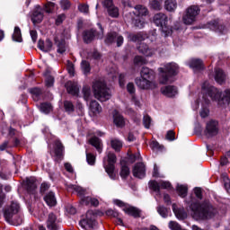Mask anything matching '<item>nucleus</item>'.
Segmentation results:
<instances>
[{
  "label": "nucleus",
  "mask_w": 230,
  "mask_h": 230,
  "mask_svg": "<svg viewBox=\"0 0 230 230\" xmlns=\"http://www.w3.org/2000/svg\"><path fill=\"white\" fill-rule=\"evenodd\" d=\"M158 82L162 85H170L173 82V76L179 73V66L175 63H169L164 67L158 68Z\"/></svg>",
  "instance_id": "obj_1"
},
{
  "label": "nucleus",
  "mask_w": 230,
  "mask_h": 230,
  "mask_svg": "<svg viewBox=\"0 0 230 230\" xmlns=\"http://www.w3.org/2000/svg\"><path fill=\"white\" fill-rule=\"evenodd\" d=\"M141 77L135 79V84L137 87H153L155 83L152 82L155 78V72L146 66H143L140 72Z\"/></svg>",
  "instance_id": "obj_2"
},
{
  "label": "nucleus",
  "mask_w": 230,
  "mask_h": 230,
  "mask_svg": "<svg viewBox=\"0 0 230 230\" xmlns=\"http://www.w3.org/2000/svg\"><path fill=\"white\" fill-rule=\"evenodd\" d=\"M190 215L196 220H204L205 218H211L215 215V208L211 206L202 207L199 203H194L190 206Z\"/></svg>",
  "instance_id": "obj_3"
},
{
  "label": "nucleus",
  "mask_w": 230,
  "mask_h": 230,
  "mask_svg": "<svg viewBox=\"0 0 230 230\" xmlns=\"http://www.w3.org/2000/svg\"><path fill=\"white\" fill-rule=\"evenodd\" d=\"M154 22L156 24V26H161V33L162 37H170L172 33H173V31L171 27H168L164 24L168 22V16L163 13H158L155 14L154 16Z\"/></svg>",
  "instance_id": "obj_4"
},
{
  "label": "nucleus",
  "mask_w": 230,
  "mask_h": 230,
  "mask_svg": "<svg viewBox=\"0 0 230 230\" xmlns=\"http://www.w3.org/2000/svg\"><path fill=\"white\" fill-rule=\"evenodd\" d=\"M99 31L95 29H89L83 32V40L85 44H91L94 39H103V28L102 24L98 23Z\"/></svg>",
  "instance_id": "obj_5"
},
{
  "label": "nucleus",
  "mask_w": 230,
  "mask_h": 230,
  "mask_svg": "<svg viewBox=\"0 0 230 230\" xmlns=\"http://www.w3.org/2000/svg\"><path fill=\"white\" fill-rule=\"evenodd\" d=\"M199 13H200V7H199V5H190L186 9L185 13L182 16L184 24H193V22L197 21Z\"/></svg>",
  "instance_id": "obj_6"
},
{
  "label": "nucleus",
  "mask_w": 230,
  "mask_h": 230,
  "mask_svg": "<svg viewBox=\"0 0 230 230\" xmlns=\"http://www.w3.org/2000/svg\"><path fill=\"white\" fill-rule=\"evenodd\" d=\"M104 168L111 179H116V173H114V163H116V155L108 153L107 157L103 160Z\"/></svg>",
  "instance_id": "obj_7"
},
{
  "label": "nucleus",
  "mask_w": 230,
  "mask_h": 230,
  "mask_svg": "<svg viewBox=\"0 0 230 230\" xmlns=\"http://www.w3.org/2000/svg\"><path fill=\"white\" fill-rule=\"evenodd\" d=\"M93 96L99 102H107L111 100L112 94L111 93V90L105 87H95L93 88Z\"/></svg>",
  "instance_id": "obj_8"
},
{
  "label": "nucleus",
  "mask_w": 230,
  "mask_h": 230,
  "mask_svg": "<svg viewBox=\"0 0 230 230\" xmlns=\"http://www.w3.org/2000/svg\"><path fill=\"white\" fill-rule=\"evenodd\" d=\"M212 100H217V102H223V103H230V89L225 91L224 93L217 92V89H214L213 93H208Z\"/></svg>",
  "instance_id": "obj_9"
},
{
  "label": "nucleus",
  "mask_w": 230,
  "mask_h": 230,
  "mask_svg": "<svg viewBox=\"0 0 230 230\" xmlns=\"http://www.w3.org/2000/svg\"><path fill=\"white\" fill-rule=\"evenodd\" d=\"M21 211V205L17 202H12L11 205L4 211V218L7 222H10L13 216L17 215Z\"/></svg>",
  "instance_id": "obj_10"
},
{
  "label": "nucleus",
  "mask_w": 230,
  "mask_h": 230,
  "mask_svg": "<svg viewBox=\"0 0 230 230\" xmlns=\"http://www.w3.org/2000/svg\"><path fill=\"white\" fill-rule=\"evenodd\" d=\"M149 188L150 190H153V191H155L157 195H159V191L161 190H170L172 188V183L164 181H162L159 183L155 181H149Z\"/></svg>",
  "instance_id": "obj_11"
},
{
  "label": "nucleus",
  "mask_w": 230,
  "mask_h": 230,
  "mask_svg": "<svg viewBox=\"0 0 230 230\" xmlns=\"http://www.w3.org/2000/svg\"><path fill=\"white\" fill-rule=\"evenodd\" d=\"M79 225L81 226V227H83V229H93V227H94V214L93 213V211H88L86 213V218L82 219L79 222Z\"/></svg>",
  "instance_id": "obj_12"
},
{
  "label": "nucleus",
  "mask_w": 230,
  "mask_h": 230,
  "mask_svg": "<svg viewBox=\"0 0 230 230\" xmlns=\"http://www.w3.org/2000/svg\"><path fill=\"white\" fill-rule=\"evenodd\" d=\"M218 134V121L217 120H209L207 123L205 135L207 137H213V136H217Z\"/></svg>",
  "instance_id": "obj_13"
},
{
  "label": "nucleus",
  "mask_w": 230,
  "mask_h": 230,
  "mask_svg": "<svg viewBox=\"0 0 230 230\" xmlns=\"http://www.w3.org/2000/svg\"><path fill=\"white\" fill-rule=\"evenodd\" d=\"M117 42L118 48L122 46L123 44V36L117 34L116 32H110L107 34L105 39L106 44H114Z\"/></svg>",
  "instance_id": "obj_14"
},
{
  "label": "nucleus",
  "mask_w": 230,
  "mask_h": 230,
  "mask_svg": "<svg viewBox=\"0 0 230 230\" xmlns=\"http://www.w3.org/2000/svg\"><path fill=\"white\" fill-rule=\"evenodd\" d=\"M208 28L209 30H212V31H216L217 33H220L221 35H224V33H227V29L222 22L218 21H212L208 23Z\"/></svg>",
  "instance_id": "obj_15"
},
{
  "label": "nucleus",
  "mask_w": 230,
  "mask_h": 230,
  "mask_svg": "<svg viewBox=\"0 0 230 230\" xmlns=\"http://www.w3.org/2000/svg\"><path fill=\"white\" fill-rule=\"evenodd\" d=\"M44 19V11L40 6H36L32 15L31 16V20L32 21L33 24H40L42 20Z\"/></svg>",
  "instance_id": "obj_16"
},
{
  "label": "nucleus",
  "mask_w": 230,
  "mask_h": 230,
  "mask_svg": "<svg viewBox=\"0 0 230 230\" xmlns=\"http://www.w3.org/2000/svg\"><path fill=\"white\" fill-rule=\"evenodd\" d=\"M133 175L137 179H143V177L146 175V169L145 167V164L143 163L137 164L133 168Z\"/></svg>",
  "instance_id": "obj_17"
},
{
  "label": "nucleus",
  "mask_w": 230,
  "mask_h": 230,
  "mask_svg": "<svg viewBox=\"0 0 230 230\" xmlns=\"http://www.w3.org/2000/svg\"><path fill=\"white\" fill-rule=\"evenodd\" d=\"M103 4L105 8H107L111 17H118V15H119V11L118 10V7L114 6L112 0H104Z\"/></svg>",
  "instance_id": "obj_18"
},
{
  "label": "nucleus",
  "mask_w": 230,
  "mask_h": 230,
  "mask_svg": "<svg viewBox=\"0 0 230 230\" xmlns=\"http://www.w3.org/2000/svg\"><path fill=\"white\" fill-rule=\"evenodd\" d=\"M128 39L131 42H143L148 39V34L146 32L129 33Z\"/></svg>",
  "instance_id": "obj_19"
},
{
  "label": "nucleus",
  "mask_w": 230,
  "mask_h": 230,
  "mask_svg": "<svg viewBox=\"0 0 230 230\" xmlns=\"http://www.w3.org/2000/svg\"><path fill=\"white\" fill-rule=\"evenodd\" d=\"M226 78L227 75H226L224 70H222V68H216L215 81L217 82V84H218V85H224V84H226Z\"/></svg>",
  "instance_id": "obj_20"
},
{
  "label": "nucleus",
  "mask_w": 230,
  "mask_h": 230,
  "mask_svg": "<svg viewBox=\"0 0 230 230\" xmlns=\"http://www.w3.org/2000/svg\"><path fill=\"white\" fill-rule=\"evenodd\" d=\"M189 67L195 69L196 71H200L201 69H204V62L202 59L192 58L189 61Z\"/></svg>",
  "instance_id": "obj_21"
},
{
  "label": "nucleus",
  "mask_w": 230,
  "mask_h": 230,
  "mask_svg": "<svg viewBox=\"0 0 230 230\" xmlns=\"http://www.w3.org/2000/svg\"><path fill=\"white\" fill-rule=\"evenodd\" d=\"M138 51L142 55H145V57H152L154 53H155V50H154V49H150L146 43H141L138 46Z\"/></svg>",
  "instance_id": "obj_22"
},
{
  "label": "nucleus",
  "mask_w": 230,
  "mask_h": 230,
  "mask_svg": "<svg viewBox=\"0 0 230 230\" xmlns=\"http://www.w3.org/2000/svg\"><path fill=\"white\" fill-rule=\"evenodd\" d=\"M38 48L41 51H44L45 53H48V52H49L51 48H53V42H51L50 40H46L45 42H44V40H40L39 42H38Z\"/></svg>",
  "instance_id": "obj_23"
},
{
  "label": "nucleus",
  "mask_w": 230,
  "mask_h": 230,
  "mask_svg": "<svg viewBox=\"0 0 230 230\" xmlns=\"http://www.w3.org/2000/svg\"><path fill=\"white\" fill-rule=\"evenodd\" d=\"M102 106L98 102L92 101L90 103V112L93 114V116H99V114H102Z\"/></svg>",
  "instance_id": "obj_24"
},
{
  "label": "nucleus",
  "mask_w": 230,
  "mask_h": 230,
  "mask_svg": "<svg viewBox=\"0 0 230 230\" xmlns=\"http://www.w3.org/2000/svg\"><path fill=\"white\" fill-rule=\"evenodd\" d=\"M67 190H68V191H75V193H77V195L79 197H83V199H84V195H87V190H85L80 186L70 184V185H68Z\"/></svg>",
  "instance_id": "obj_25"
},
{
  "label": "nucleus",
  "mask_w": 230,
  "mask_h": 230,
  "mask_svg": "<svg viewBox=\"0 0 230 230\" xmlns=\"http://www.w3.org/2000/svg\"><path fill=\"white\" fill-rule=\"evenodd\" d=\"M161 93L164 96H167L168 98H173L177 94V88L173 87H162Z\"/></svg>",
  "instance_id": "obj_26"
},
{
  "label": "nucleus",
  "mask_w": 230,
  "mask_h": 230,
  "mask_svg": "<svg viewBox=\"0 0 230 230\" xmlns=\"http://www.w3.org/2000/svg\"><path fill=\"white\" fill-rule=\"evenodd\" d=\"M113 122L116 127H124L125 126V119L123 116L119 114L118 111H114L113 113Z\"/></svg>",
  "instance_id": "obj_27"
},
{
  "label": "nucleus",
  "mask_w": 230,
  "mask_h": 230,
  "mask_svg": "<svg viewBox=\"0 0 230 230\" xmlns=\"http://www.w3.org/2000/svg\"><path fill=\"white\" fill-rule=\"evenodd\" d=\"M47 227L51 230L57 229V216H55V214L50 213L49 215V218L47 221Z\"/></svg>",
  "instance_id": "obj_28"
},
{
  "label": "nucleus",
  "mask_w": 230,
  "mask_h": 230,
  "mask_svg": "<svg viewBox=\"0 0 230 230\" xmlns=\"http://www.w3.org/2000/svg\"><path fill=\"white\" fill-rule=\"evenodd\" d=\"M82 202L83 204H84L85 206H99L100 201L98 200V199L95 198H92V197H84L82 198Z\"/></svg>",
  "instance_id": "obj_29"
},
{
  "label": "nucleus",
  "mask_w": 230,
  "mask_h": 230,
  "mask_svg": "<svg viewBox=\"0 0 230 230\" xmlns=\"http://www.w3.org/2000/svg\"><path fill=\"white\" fill-rule=\"evenodd\" d=\"M90 144L96 148L97 152L99 154H102L103 150V145L102 144V141L98 137H93L90 139Z\"/></svg>",
  "instance_id": "obj_30"
},
{
  "label": "nucleus",
  "mask_w": 230,
  "mask_h": 230,
  "mask_svg": "<svg viewBox=\"0 0 230 230\" xmlns=\"http://www.w3.org/2000/svg\"><path fill=\"white\" fill-rule=\"evenodd\" d=\"M44 76H45L46 87H53L55 85V77H53V75H51V73L47 70L44 73Z\"/></svg>",
  "instance_id": "obj_31"
},
{
  "label": "nucleus",
  "mask_w": 230,
  "mask_h": 230,
  "mask_svg": "<svg viewBox=\"0 0 230 230\" xmlns=\"http://www.w3.org/2000/svg\"><path fill=\"white\" fill-rule=\"evenodd\" d=\"M136 13L135 15L137 17H146L148 14V9L146 6L143 5H137L135 7Z\"/></svg>",
  "instance_id": "obj_32"
},
{
  "label": "nucleus",
  "mask_w": 230,
  "mask_h": 230,
  "mask_svg": "<svg viewBox=\"0 0 230 230\" xmlns=\"http://www.w3.org/2000/svg\"><path fill=\"white\" fill-rule=\"evenodd\" d=\"M164 8L167 12H175L177 10V0H165Z\"/></svg>",
  "instance_id": "obj_33"
},
{
  "label": "nucleus",
  "mask_w": 230,
  "mask_h": 230,
  "mask_svg": "<svg viewBox=\"0 0 230 230\" xmlns=\"http://www.w3.org/2000/svg\"><path fill=\"white\" fill-rule=\"evenodd\" d=\"M55 44L58 48V53H60V55H63V53H66V40H58L55 38Z\"/></svg>",
  "instance_id": "obj_34"
},
{
  "label": "nucleus",
  "mask_w": 230,
  "mask_h": 230,
  "mask_svg": "<svg viewBox=\"0 0 230 230\" xmlns=\"http://www.w3.org/2000/svg\"><path fill=\"white\" fill-rule=\"evenodd\" d=\"M44 200L50 208L53 206H57V199L55 198V193L53 192H49V194H47L44 198Z\"/></svg>",
  "instance_id": "obj_35"
},
{
  "label": "nucleus",
  "mask_w": 230,
  "mask_h": 230,
  "mask_svg": "<svg viewBox=\"0 0 230 230\" xmlns=\"http://www.w3.org/2000/svg\"><path fill=\"white\" fill-rule=\"evenodd\" d=\"M122 211L127 215H130L131 217H139V209L134 207H124Z\"/></svg>",
  "instance_id": "obj_36"
},
{
  "label": "nucleus",
  "mask_w": 230,
  "mask_h": 230,
  "mask_svg": "<svg viewBox=\"0 0 230 230\" xmlns=\"http://www.w3.org/2000/svg\"><path fill=\"white\" fill-rule=\"evenodd\" d=\"M132 24L135 25L136 28H145V18L136 16L132 21Z\"/></svg>",
  "instance_id": "obj_37"
},
{
  "label": "nucleus",
  "mask_w": 230,
  "mask_h": 230,
  "mask_svg": "<svg viewBox=\"0 0 230 230\" xmlns=\"http://www.w3.org/2000/svg\"><path fill=\"white\" fill-rule=\"evenodd\" d=\"M13 40H15L16 42H22V34H21V29L19 27L14 28Z\"/></svg>",
  "instance_id": "obj_38"
},
{
  "label": "nucleus",
  "mask_w": 230,
  "mask_h": 230,
  "mask_svg": "<svg viewBox=\"0 0 230 230\" xmlns=\"http://www.w3.org/2000/svg\"><path fill=\"white\" fill-rule=\"evenodd\" d=\"M150 6L153 10L159 11L163 9V3L161 0H152L150 2Z\"/></svg>",
  "instance_id": "obj_39"
},
{
  "label": "nucleus",
  "mask_w": 230,
  "mask_h": 230,
  "mask_svg": "<svg viewBox=\"0 0 230 230\" xmlns=\"http://www.w3.org/2000/svg\"><path fill=\"white\" fill-rule=\"evenodd\" d=\"M177 191H178L180 197H185L188 193V186L182 185V184H178Z\"/></svg>",
  "instance_id": "obj_40"
},
{
  "label": "nucleus",
  "mask_w": 230,
  "mask_h": 230,
  "mask_svg": "<svg viewBox=\"0 0 230 230\" xmlns=\"http://www.w3.org/2000/svg\"><path fill=\"white\" fill-rule=\"evenodd\" d=\"M81 67L84 75H89V73H91V64L88 61H82Z\"/></svg>",
  "instance_id": "obj_41"
},
{
  "label": "nucleus",
  "mask_w": 230,
  "mask_h": 230,
  "mask_svg": "<svg viewBox=\"0 0 230 230\" xmlns=\"http://www.w3.org/2000/svg\"><path fill=\"white\" fill-rule=\"evenodd\" d=\"M40 111L44 114H49V112H51V111H53V106H51V104H49V103H41Z\"/></svg>",
  "instance_id": "obj_42"
},
{
  "label": "nucleus",
  "mask_w": 230,
  "mask_h": 230,
  "mask_svg": "<svg viewBox=\"0 0 230 230\" xmlns=\"http://www.w3.org/2000/svg\"><path fill=\"white\" fill-rule=\"evenodd\" d=\"M135 66H145L146 64V58L142 56H136L134 58Z\"/></svg>",
  "instance_id": "obj_43"
},
{
  "label": "nucleus",
  "mask_w": 230,
  "mask_h": 230,
  "mask_svg": "<svg viewBox=\"0 0 230 230\" xmlns=\"http://www.w3.org/2000/svg\"><path fill=\"white\" fill-rule=\"evenodd\" d=\"M111 148H113V150H116L117 152L123 146V144L121 143V141L118 139L111 140Z\"/></svg>",
  "instance_id": "obj_44"
},
{
  "label": "nucleus",
  "mask_w": 230,
  "mask_h": 230,
  "mask_svg": "<svg viewBox=\"0 0 230 230\" xmlns=\"http://www.w3.org/2000/svg\"><path fill=\"white\" fill-rule=\"evenodd\" d=\"M175 217L179 219V220H184V218H186V212H184L183 209H179V210H173Z\"/></svg>",
  "instance_id": "obj_45"
},
{
  "label": "nucleus",
  "mask_w": 230,
  "mask_h": 230,
  "mask_svg": "<svg viewBox=\"0 0 230 230\" xmlns=\"http://www.w3.org/2000/svg\"><path fill=\"white\" fill-rule=\"evenodd\" d=\"M130 175V169L128 166H122L120 170V177L122 179H127V176Z\"/></svg>",
  "instance_id": "obj_46"
},
{
  "label": "nucleus",
  "mask_w": 230,
  "mask_h": 230,
  "mask_svg": "<svg viewBox=\"0 0 230 230\" xmlns=\"http://www.w3.org/2000/svg\"><path fill=\"white\" fill-rule=\"evenodd\" d=\"M64 107H65V111H66V112H73L75 111V106H73V102H71L69 101H66L64 102Z\"/></svg>",
  "instance_id": "obj_47"
},
{
  "label": "nucleus",
  "mask_w": 230,
  "mask_h": 230,
  "mask_svg": "<svg viewBox=\"0 0 230 230\" xmlns=\"http://www.w3.org/2000/svg\"><path fill=\"white\" fill-rule=\"evenodd\" d=\"M67 93L68 94H71V96H78V94H80V90L78 87H68Z\"/></svg>",
  "instance_id": "obj_48"
},
{
  "label": "nucleus",
  "mask_w": 230,
  "mask_h": 230,
  "mask_svg": "<svg viewBox=\"0 0 230 230\" xmlns=\"http://www.w3.org/2000/svg\"><path fill=\"white\" fill-rule=\"evenodd\" d=\"M83 93H84V100H86V102H89V100H91V88L89 87L83 88Z\"/></svg>",
  "instance_id": "obj_49"
},
{
  "label": "nucleus",
  "mask_w": 230,
  "mask_h": 230,
  "mask_svg": "<svg viewBox=\"0 0 230 230\" xmlns=\"http://www.w3.org/2000/svg\"><path fill=\"white\" fill-rule=\"evenodd\" d=\"M93 87H107V84L103 79H97L93 82Z\"/></svg>",
  "instance_id": "obj_50"
},
{
  "label": "nucleus",
  "mask_w": 230,
  "mask_h": 230,
  "mask_svg": "<svg viewBox=\"0 0 230 230\" xmlns=\"http://www.w3.org/2000/svg\"><path fill=\"white\" fill-rule=\"evenodd\" d=\"M60 4L63 10H69L71 8V2L69 0H61Z\"/></svg>",
  "instance_id": "obj_51"
},
{
  "label": "nucleus",
  "mask_w": 230,
  "mask_h": 230,
  "mask_svg": "<svg viewBox=\"0 0 230 230\" xmlns=\"http://www.w3.org/2000/svg\"><path fill=\"white\" fill-rule=\"evenodd\" d=\"M86 160L88 164L93 166V164L96 163V156H94L93 154H86Z\"/></svg>",
  "instance_id": "obj_52"
},
{
  "label": "nucleus",
  "mask_w": 230,
  "mask_h": 230,
  "mask_svg": "<svg viewBox=\"0 0 230 230\" xmlns=\"http://www.w3.org/2000/svg\"><path fill=\"white\" fill-rule=\"evenodd\" d=\"M79 12H82V13H89V5L86 4H80L78 5Z\"/></svg>",
  "instance_id": "obj_53"
},
{
  "label": "nucleus",
  "mask_w": 230,
  "mask_h": 230,
  "mask_svg": "<svg viewBox=\"0 0 230 230\" xmlns=\"http://www.w3.org/2000/svg\"><path fill=\"white\" fill-rule=\"evenodd\" d=\"M169 228L172 230H181V225L175 221L169 222Z\"/></svg>",
  "instance_id": "obj_54"
},
{
  "label": "nucleus",
  "mask_w": 230,
  "mask_h": 230,
  "mask_svg": "<svg viewBox=\"0 0 230 230\" xmlns=\"http://www.w3.org/2000/svg\"><path fill=\"white\" fill-rule=\"evenodd\" d=\"M157 211L159 215H161V217H163L164 218H166V217H168V209H166V208L159 207Z\"/></svg>",
  "instance_id": "obj_55"
},
{
  "label": "nucleus",
  "mask_w": 230,
  "mask_h": 230,
  "mask_svg": "<svg viewBox=\"0 0 230 230\" xmlns=\"http://www.w3.org/2000/svg\"><path fill=\"white\" fill-rule=\"evenodd\" d=\"M143 123L146 128H150V125H152V119H150V116H144Z\"/></svg>",
  "instance_id": "obj_56"
},
{
  "label": "nucleus",
  "mask_w": 230,
  "mask_h": 230,
  "mask_svg": "<svg viewBox=\"0 0 230 230\" xmlns=\"http://www.w3.org/2000/svg\"><path fill=\"white\" fill-rule=\"evenodd\" d=\"M66 69L71 76H75V65L71 62H68Z\"/></svg>",
  "instance_id": "obj_57"
},
{
  "label": "nucleus",
  "mask_w": 230,
  "mask_h": 230,
  "mask_svg": "<svg viewBox=\"0 0 230 230\" xmlns=\"http://www.w3.org/2000/svg\"><path fill=\"white\" fill-rule=\"evenodd\" d=\"M30 93H31L33 98H37V96H40V88L39 87L31 88Z\"/></svg>",
  "instance_id": "obj_58"
},
{
  "label": "nucleus",
  "mask_w": 230,
  "mask_h": 230,
  "mask_svg": "<svg viewBox=\"0 0 230 230\" xmlns=\"http://www.w3.org/2000/svg\"><path fill=\"white\" fill-rule=\"evenodd\" d=\"M65 20H66V14L64 13L58 14L56 19V24L59 26V24H62V22H64Z\"/></svg>",
  "instance_id": "obj_59"
},
{
  "label": "nucleus",
  "mask_w": 230,
  "mask_h": 230,
  "mask_svg": "<svg viewBox=\"0 0 230 230\" xmlns=\"http://www.w3.org/2000/svg\"><path fill=\"white\" fill-rule=\"evenodd\" d=\"M47 13H51L53 12V8H55V3L49 2L45 5Z\"/></svg>",
  "instance_id": "obj_60"
},
{
  "label": "nucleus",
  "mask_w": 230,
  "mask_h": 230,
  "mask_svg": "<svg viewBox=\"0 0 230 230\" xmlns=\"http://www.w3.org/2000/svg\"><path fill=\"white\" fill-rule=\"evenodd\" d=\"M56 146V155H60L64 150V146H62V144L60 142H57Z\"/></svg>",
  "instance_id": "obj_61"
},
{
  "label": "nucleus",
  "mask_w": 230,
  "mask_h": 230,
  "mask_svg": "<svg viewBox=\"0 0 230 230\" xmlns=\"http://www.w3.org/2000/svg\"><path fill=\"white\" fill-rule=\"evenodd\" d=\"M223 181L225 182V188H226V191H229V190H230V180H229V177H227V175H224L223 176Z\"/></svg>",
  "instance_id": "obj_62"
},
{
  "label": "nucleus",
  "mask_w": 230,
  "mask_h": 230,
  "mask_svg": "<svg viewBox=\"0 0 230 230\" xmlns=\"http://www.w3.org/2000/svg\"><path fill=\"white\" fill-rule=\"evenodd\" d=\"M166 139H168V141H175V132H173V130L168 131L166 134Z\"/></svg>",
  "instance_id": "obj_63"
},
{
  "label": "nucleus",
  "mask_w": 230,
  "mask_h": 230,
  "mask_svg": "<svg viewBox=\"0 0 230 230\" xmlns=\"http://www.w3.org/2000/svg\"><path fill=\"white\" fill-rule=\"evenodd\" d=\"M119 84L120 87L125 85V74H120L119 76Z\"/></svg>",
  "instance_id": "obj_64"
}]
</instances>
